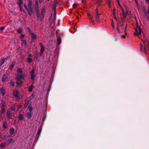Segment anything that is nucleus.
Masks as SVG:
<instances>
[{
    "label": "nucleus",
    "instance_id": "f257e3e1",
    "mask_svg": "<svg viewBox=\"0 0 149 149\" xmlns=\"http://www.w3.org/2000/svg\"><path fill=\"white\" fill-rule=\"evenodd\" d=\"M19 94V92L18 91L15 90L13 91V95L15 97H17V100H19L22 97V96L21 95L18 96Z\"/></svg>",
    "mask_w": 149,
    "mask_h": 149
},
{
    "label": "nucleus",
    "instance_id": "f03ea898",
    "mask_svg": "<svg viewBox=\"0 0 149 149\" xmlns=\"http://www.w3.org/2000/svg\"><path fill=\"white\" fill-rule=\"evenodd\" d=\"M135 31L136 32L134 33V34L135 35H139L141 33V30L139 26L136 29Z\"/></svg>",
    "mask_w": 149,
    "mask_h": 149
},
{
    "label": "nucleus",
    "instance_id": "7ed1b4c3",
    "mask_svg": "<svg viewBox=\"0 0 149 149\" xmlns=\"http://www.w3.org/2000/svg\"><path fill=\"white\" fill-rule=\"evenodd\" d=\"M25 77V74H24L22 75H20V74H17L16 76V79H24Z\"/></svg>",
    "mask_w": 149,
    "mask_h": 149
},
{
    "label": "nucleus",
    "instance_id": "20e7f679",
    "mask_svg": "<svg viewBox=\"0 0 149 149\" xmlns=\"http://www.w3.org/2000/svg\"><path fill=\"white\" fill-rule=\"evenodd\" d=\"M125 11L124 10L123 8H121L123 15V17L124 18H126L127 14V10L126 8L125 7Z\"/></svg>",
    "mask_w": 149,
    "mask_h": 149
},
{
    "label": "nucleus",
    "instance_id": "39448f33",
    "mask_svg": "<svg viewBox=\"0 0 149 149\" xmlns=\"http://www.w3.org/2000/svg\"><path fill=\"white\" fill-rule=\"evenodd\" d=\"M12 115V109H8L7 112V117L8 118H10Z\"/></svg>",
    "mask_w": 149,
    "mask_h": 149
},
{
    "label": "nucleus",
    "instance_id": "423d86ee",
    "mask_svg": "<svg viewBox=\"0 0 149 149\" xmlns=\"http://www.w3.org/2000/svg\"><path fill=\"white\" fill-rule=\"evenodd\" d=\"M35 71L34 69H33L31 72V79L33 80H34Z\"/></svg>",
    "mask_w": 149,
    "mask_h": 149
},
{
    "label": "nucleus",
    "instance_id": "0eeeda50",
    "mask_svg": "<svg viewBox=\"0 0 149 149\" xmlns=\"http://www.w3.org/2000/svg\"><path fill=\"white\" fill-rule=\"evenodd\" d=\"M33 116L32 112H28L26 113V117L28 119H31Z\"/></svg>",
    "mask_w": 149,
    "mask_h": 149
},
{
    "label": "nucleus",
    "instance_id": "6e6552de",
    "mask_svg": "<svg viewBox=\"0 0 149 149\" xmlns=\"http://www.w3.org/2000/svg\"><path fill=\"white\" fill-rule=\"evenodd\" d=\"M95 13L96 14V16L95 18L96 19V20L97 21H99V15L98 13V10L97 9L95 11Z\"/></svg>",
    "mask_w": 149,
    "mask_h": 149
},
{
    "label": "nucleus",
    "instance_id": "1a4fd4ad",
    "mask_svg": "<svg viewBox=\"0 0 149 149\" xmlns=\"http://www.w3.org/2000/svg\"><path fill=\"white\" fill-rule=\"evenodd\" d=\"M27 11L29 14L31 16L33 13L32 9L31 8H27V9L26 10Z\"/></svg>",
    "mask_w": 149,
    "mask_h": 149
},
{
    "label": "nucleus",
    "instance_id": "9d476101",
    "mask_svg": "<svg viewBox=\"0 0 149 149\" xmlns=\"http://www.w3.org/2000/svg\"><path fill=\"white\" fill-rule=\"evenodd\" d=\"M16 84L17 85L21 86L22 85V82L20 80L18 79H17Z\"/></svg>",
    "mask_w": 149,
    "mask_h": 149
},
{
    "label": "nucleus",
    "instance_id": "9b49d317",
    "mask_svg": "<svg viewBox=\"0 0 149 149\" xmlns=\"http://www.w3.org/2000/svg\"><path fill=\"white\" fill-rule=\"evenodd\" d=\"M41 47L40 52L42 53L44 51V47L41 43H40Z\"/></svg>",
    "mask_w": 149,
    "mask_h": 149
},
{
    "label": "nucleus",
    "instance_id": "f8f14e48",
    "mask_svg": "<svg viewBox=\"0 0 149 149\" xmlns=\"http://www.w3.org/2000/svg\"><path fill=\"white\" fill-rule=\"evenodd\" d=\"M5 60H7V59L6 58H1L0 61V66H1L4 63Z\"/></svg>",
    "mask_w": 149,
    "mask_h": 149
},
{
    "label": "nucleus",
    "instance_id": "ddd939ff",
    "mask_svg": "<svg viewBox=\"0 0 149 149\" xmlns=\"http://www.w3.org/2000/svg\"><path fill=\"white\" fill-rule=\"evenodd\" d=\"M0 90L2 95L3 96L4 95H5V93L4 88L3 87H2L0 89Z\"/></svg>",
    "mask_w": 149,
    "mask_h": 149
},
{
    "label": "nucleus",
    "instance_id": "4468645a",
    "mask_svg": "<svg viewBox=\"0 0 149 149\" xmlns=\"http://www.w3.org/2000/svg\"><path fill=\"white\" fill-rule=\"evenodd\" d=\"M45 6H43L42 8V11L41 15H42V16L43 15H44V14L45 12Z\"/></svg>",
    "mask_w": 149,
    "mask_h": 149
},
{
    "label": "nucleus",
    "instance_id": "2eb2a0df",
    "mask_svg": "<svg viewBox=\"0 0 149 149\" xmlns=\"http://www.w3.org/2000/svg\"><path fill=\"white\" fill-rule=\"evenodd\" d=\"M31 34L32 36V39H35L37 38V36L35 34L32 32L31 33Z\"/></svg>",
    "mask_w": 149,
    "mask_h": 149
},
{
    "label": "nucleus",
    "instance_id": "dca6fc26",
    "mask_svg": "<svg viewBox=\"0 0 149 149\" xmlns=\"http://www.w3.org/2000/svg\"><path fill=\"white\" fill-rule=\"evenodd\" d=\"M28 109L29 110V112H32L33 110V107L31 105H29L28 107Z\"/></svg>",
    "mask_w": 149,
    "mask_h": 149
},
{
    "label": "nucleus",
    "instance_id": "f3484780",
    "mask_svg": "<svg viewBox=\"0 0 149 149\" xmlns=\"http://www.w3.org/2000/svg\"><path fill=\"white\" fill-rule=\"evenodd\" d=\"M18 74H22V71L21 68H19L17 69Z\"/></svg>",
    "mask_w": 149,
    "mask_h": 149
},
{
    "label": "nucleus",
    "instance_id": "a211bd4d",
    "mask_svg": "<svg viewBox=\"0 0 149 149\" xmlns=\"http://www.w3.org/2000/svg\"><path fill=\"white\" fill-rule=\"evenodd\" d=\"M7 79V76L6 74H4L3 75V77L2 79V81L3 82L5 81L6 79Z\"/></svg>",
    "mask_w": 149,
    "mask_h": 149
},
{
    "label": "nucleus",
    "instance_id": "6ab92c4d",
    "mask_svg": "<svg viewBox=\"0 0 149 149\" xmlns=\"http://www.w3.org/2000/svg\"><path fill=\"white\" fill-rule=\"evenodd\" d=\"M3 126L5 128H7L8 124L6 122H3Z\"/></svg>",
    "mask_w": 149,
    "mask_h": 149
},
{
    "label": "nucleus",
    "instance_id": "aec40b11",
    "mask_svg": "<svg viewBox=\"0 0 149 149\" xmlns=\"http://www.w3.org/2000/svg\"><path fill=\"white\" fill-rule=\"evenodd\" d=\"M10 133L11 135H13L14 133V129L12 128L10 129Z\"/></svg>",
    "mask_w": 149,
    "mask_h": 149
},
{
    "label": "nucleus",
    "instance_id": "412c9836",
    "mask_svg": "<svg viewBox=\"0 0 149 149\" xmlns=\"http://www.w3.org/2000/svg\"><path fill=\"white\" fill-rule=\"evenodd\" d=\"M18 118H19V119L20 120H22L23 119V115L21 114H19V116Z\"/></svg>",
    "mask_w": 149,
    "mask_h": 149
},
{
    "label": "nucleus",
    "instance_id": "4be33fe9",
    "mask_svg": "<svg viewBox=\"0 0 149 149\" xmlns=\"http://www.w3.org/2000/svg\"><path fill=\"white\" fill-rule=\"evenodd\" d=\"M8 142L9 143H12L13 142V139L12 138H10L8 140Z\"/></svg>",
    "mask_w": 149,
    "mask_h": 149
},
{
    "label": "nucleus",
    "instance_id": "5701e85b",
    "mask_svg": "<svg viewBox=\"0 0 149 149\" xmlns=\"http://www.w3.org/2000/svg\"><path fill=\"white\" fill-rule=\"evenodd\" d=\"M23 1L22 0H19L17 3L19 6H21V4L22 3Z\"/></svg>",
    "mask_w": 149,
    "mask_h": 149
},
{
    "label": "nucleus",
    "instance_id": "b1692460",
    "mask_svg": "<svg viewBox=\"0 0 149 149\" xmlns=\"http://www.w3.org/2000/svg\"><path fill=\"white\" fill-rule=\"evenodd\" d=\"M26 41L25 40H22V46H25L26 45Z\"/></svg>",
    "mask_w": 149,
    "mask_h": 149
},
{
    "label": "nucleus",
    "instance_id": "393cba45",
    "mask_svg": "<svg viewBox=\"0 0 149 149\" xmlns=\"http://www.w3.org/2000/svg\"><path fill=\"white\" fill-rule=\"evenodd\" d=\"M33 87V85L31 86L29 88V92L31 91L32 90V89Z\"/></svg>",
    "mask_w": 149,
    "mask_h": 149
},
{
    "label": "nucleus",
    "instance_id": "a878e982",
    "mask_svg": "<svg viewBox=\"0 0 149 149\" xmlns=\"http://www.w3.org/2000/svg\"><path fill=\"white\" fill-rule=\"evenodd\" d=\"M61 38L60 37H58L57 38V40H58V44H60L61 43Z\"/></svg>",
    "mask_w": 149,
    "mask_h": 149
},
{
    "label": "nucleus",
    "instance_id": "bb28decb",
    "mask_svg": "<svg viewBox=\"0 0 149 149\" xmlns=\"http://www.w3.org/2000/svg\"><path fill=\"white\" fill-rule=\"evenodd\" d=\"M5 107H1V111H2V113H5Z\"/></svg>",
    "mask_w": 149,
    "mask_h": 149
},
{
    "label": "nucleus",
    "instance_id": "cd10ccee",
    "mask_svg": "<svg viewBox=\"0 0 149 149\" xmlns=\"http://www.w3.org/2000/svg\"><path fill=\"white\" fill-rule=\"evenodd\" d=\"M14 64L13 63H12L9 69L10 70H12V68L14 67Z\"/></svg>",
    "mask_w": 149,
    "mask_h": 149
},
{
    "label": "nucleus",
    "instance_id": "c85d7f7f",
    "mask_svg": "<svg viewBox=\"0 0 149 149\" xmlns=\"http://www.w3.org/2000/svg\"><path fill=\"white\" fill-rule=\"evenodd\" d=\"M22 31V29L21 28L19 29L17 31V33H21Z\"/></svg>",
    "mask_w": 149,
    "mask_h": 149
},
{
    "label": "nucleus",
    "instance_id": "c756f323",
    "mask_svg": "<svg viewBox=\"0 0 149 149\" xmlns=\"http://www.w3.org/2000/svg\"><path fill=\"white\" fill-rule=\"evenodd\" d=\"M31 1L29 0V4H28V7L29 8H31Z\"/></svg>",
    "mask_w": 149,
    "mask_h": 149
},
{
    "label": "nucleus",
    "instance_id": "7c9ffc66",
    "mask_svg": "<svg viewBox=\"0 0 149 149\" xmlns=\"http://www.w3.org/2000/svg\"><path fill=\"white\" fill-rule=\"evenodd\" d=\"M28 62L29 63H31L32 62V59L31 58H29L27 59Z\"/></svg>",
    "mask_w": 149,
    "mask_h": 149
},
{
    "label": "nucleus",
    "instance_id": "2f4dec72",
    "mask_svg": "<svg viewBox=\"0 0 149 149\" xmlns=\"http://www.w3.org/2000/svg\"><path fill=\"white\" fill-rule=\"evenodd\" d=\"M115 14H116L115 10L114 9L113 12V16H114V17H115L116 20L117 21V19L115 17Z\"/></svg>",
    "mask_w": 149,
    "mask_h": 149
},
{
    "label": "nucleus",
    "instance_id": "473e14b6",
    "mask_svg": "<svg viewBox=\"0 0 149 149\" xmlns=\"http://www.w3.org/2000/svg\"><path fill=\"white\" fill-rule=\"evenodd\" d=\"M44 18V15H43L42 16V15L41 14L40 18H39V19H40V20H41V21H42L43 19Z\"/></svg>",
    "mask_w": 149,
    "mask_h": 149
},
{
    "label": "nucleus",
    "instance_id": "72a5a7b5",
    "mask_svg": "<svg viewBox=\"0 0 149 149\" xmlns=\"http://www.w3.org/2000/svg\"><path fill=\"white\" fill-rule=\"evenodd\" d=\"M29 101H27L26 102L25 104H24V107H26L27 106H28V104H29Z\"/></svg>",
    "mask_w": 149,
    "mask_h": 149
},
{
    "label": "nucleus",
    "instance_id": "f704fd0d",
    "mask_svg": "<svg viewBox=\"0 0 149 149\" xmlns=\"http://www.w3.org/2000/svg\"><path fill=\"white\" fill-rule=\"evenodd\" d=\"M41 131H42V129H39L38 131V135H39L40 134H41Z\"/></svg>",
    "mask_w": 149,
    "mask_h": 149
},
{
    "label": "nucleus",
    "instance_id": "c9c22d12",
    "mask_svg": "<svg viewBox=\"0 0 149 149\" xmlns=\"http://www.w3.org/2000/svg\"><path fill=\"white\" fill-rule=\"evenodd\" d=\"M1 146L2 147H4L6 146V144L4 143H2L1 144Z\"/></svg>",
    "mask_w": 149,
    "mask_h": 149
},
{
    "label": "nucleus",
    "instance_id": "e433bc0d",
    "mask_svg": "<svg viewBox=\"0 0 149 149\" xmlns=\"http://www.w3.org/2000/svg\"><path fill=\"white\" fill-rule=\"evenodd\" d=\"M10 84L12 86H14L15 85V83L11 81L10 82Z\"/></svg>",
    "mask_w": 149,
    "mask_h": 149
},
{
    "label": "nucleus",
    "instance_id": "4c0bfd02",
    "mask_svg": "<svg viewBox=\"0 0 149 149\" xmlns=\"http://www.w3.org/2000/svg\"><path fill=\"white\" fill-rule=\"evenodd\" d=\"M1 104L2 105V107H5V103L4 102L2 101L1 102Z\"/></svg>",
    "mask_w": 149,
    "mask_h": 149
},
{
    "label": "nucleus",
    "instance_id": "58836bf2",
    "mask_svg": "<svg viewBox=\"0 0 149 149\" xmlns=\"http://www.w3.org/2000/svg\"><path fill=\"white\" fill-rule=\"evenodd\" d=\"M37 17H38V19H39L40 18V14L38 12L37 13Z\"/></svg>",
    "mask_w": 149,
    "mask_h": 149
},
{
    "label": "nucleus",
    "instance_id": "ea45409f",
    "mask_svg": "<svg viewBox=\"0 0 149 149\" xmlns=\"http://www.w3.org/2000/svg\"><path fill=\"white\" fill-rule=\"evenodd\" d=\"M35 4L36 6L38 7V2L36 0L35 1Z\"/></svg>",
    "mask_w": 149,
    "mask_h": 149
},
{
    "label": "nucleus",
    "instance_id": "a19ab883",
    "mask_svg": "<svg viewBox=\"0 0 149 149\" xmlns=\"http://www.w3.org/2000/svg\"><path fill=\"white\" fill-rule=\"evenodd\" d=\"M24 6L26 10L28 8L25 3H24Z\"/></svg>",
    "mask_w": 149,
    "mask_h": 149
},
{
    "label": "nucleus",
    "instance_id": "79ce46f5",
    "mask_svg": "<svg viewBox=\"0 0 149 149\" xmlns=\"http://www.w3.org/2000/svg\"><path fill=\"white\" fill-rule=\"evenodd\" d=\"M142 9L143 12H146V10L145 8L144 7H143Z\"/></svg>",
    "mask_w": 149,
    "mask_h": 149
},
{
    "label": "nucleus",
    "instance_id": "37998d69",
    "mask_svg": "<svg viewBox=\"0 0 149 149\" xmlns=\"http://www.w3.org/2000/svg\"><path fill=\"white\" fill-rule=\"evenodd\" d=\"M5 27L3 26L1 27L0 30L1 31H3V30L5 29Z\"/></svg>",
    "mask_w": 149,
    "mask_h": 149
},
{
    "label": "nucleus",
    "instance_id": "c03bdc74",
    "mask_svg": "<svg viewBox=\"0 0 149 149\" xmlns=\"http://www.w3.org/2000/svg\"><path fill=\"white\" fill-rule=\"evenodd\" d=\"M2 113V111H0V118H1L2 117V115L3 113Z\"/></svg>",
    "mask_w": 149,
    "mask_h": 149
},
{
    "label": "nucleus",
    "instance_id": "a18cd8bd",
    "mask_svg": "<svg viewBox=\"0 0 149 149\" xmlns=\"http://www.w3.org/2000/svg\"><path fill=\"white\" fill-rule=\"evenodd\" d=\"M27 30H28L29 31V32H31V30L30 29V28L29 27H27Z\"/></svg>",
    "mask_w": 149,
    "mask_h": 149
},
{
    "label": "nucleus",
    "instance_id": "49530a36",
    "mask_svg": "<svg viewBox=\"0 0 149 149\" xmlns=\"http://www.w3.org/2000/svg\"><path fill=\"white\" fill-rule=\"evenodd\" d=\"M28 56L29 57H31V56H32V54H31L28 53Z\"/></svg>",
    "mask_w": 149,
    "mask_h": 149
},
{
    "label": "nucleus",
    "instance_id": "de8ad7c7",
    "mask_svg": "<svg viewBox=\"0 0 149 149\" xmlns=\"http://www.w3.org/2000/svg\"><path fill=\"white\" fill-rule=\"evenodd\" d=\"M117 29L118 30V32L120 33V30L119 29V27H118V25L117 26Z\"/></svg>",
    "mask_w": 149,
    "mask_h": 149
},
{
    "label": "nucleus",
    "instance_id": "09e8293b",
    "mask_svg": "<svg viewBox=\"0 0 149 149\" xmlns=\"http://www.w3.org/2000/svg\"><path fill=\"white\" fill-rule=\"evenodd\" d=\"M20 36L21 38H22L24 36L23 35H21Z\"/></svg>",
    "mask_w": 149,
    "mask_h": 149
},
{
    "label": "nucleus",
    "instance_id": "8fccbe9b",
    "mask_svg": "<svg viewBox=\"0 0 149 149\" xmlns=\"http://www.w3.org/2000/svg\"><path fill=\"white\" fill-rule=\"evenodd\" d=\"M90 19L91 20V21H93V17H90Z\"/></svg>",
    "mask_w": 149,
    "mask_h": 149
},
{
    "label": "nucleus",
    "instance_id": "3c124183",
    "mask_svg": "<svg viewBox=\"0 0 149 149\" xmlns=\"http://www.w3.org/2000/svg\"><path fill=\"white\" fill-rule=\"evenodd\" d=\"M143 46L141 44V48H140V49H141V50H142V49L143 48Z\"/></svg>",
    "mask_w": 149,
    "mask_h": 149
},
{
    "label": "nucleus",
    "instance_id": "603ef678",
    "mask_svg": "<svg viewBox=\"0 0 149 149\" xmlns=\"http://www.w3.org/2000/svg\"><path fill=\"white\" fill-rule=\"evenodd\" d=\"M19 6V7L20 8V10L21 11H22V8H21V6Z\"/></svg>",
    "mask_w": 149,
    "mask_h": 149
},
{
    "label": "nucleus",
    "instance_id": "864d4df0",
    "mask_svg": "<svg viewBox=\"0 0 149 149\" xmlns=\"http://www.w3.org/2000/svg\"><path fill=\"white\" fill-rule=\"evenodd\" d=\"M22 107V105H21L18 107V108L20 109Z\"/></svg>",
    "mask_w": 149,
    "mask_h": 149
},
{
    "label": "nucleus",
    "instance_id": "5fc2aeb1",
    "mask_svg": "<svg viewBox=\"0 0 149 149\" xmlns=\"http://www.w3.org/2000/svg\"><path fill=\"white\" fill-rule=\"evenodd\" d=\"M147 12L148 14H149V7L148 8V9L147 10Z\"/></svg>",
    "mask_w": 149,
    "mask_h": 149
},
{
    "label": "nucleus",
    "instance_id": "6e6d98bb",
    "mask_svg": "<svg viewBox=\"0 0 149 149\" xmlns=\"http://www.w3.org/2000/svg\"><path fill=\"white\" fill-rule=\"evenodd\" d=\"M122 37L123 38H125V35H122Z\"/></svg>",
    "mask_w": 149,
    "mask_h": 149
},
{
    "label": "nucleus",
    "instance_id": "4d7b16f0",
    "mask_svg": "<svg viewBox=\"0 0 149 149\" xmlns=\"http://www.w3.org/2000/svg\"><path fill=\"white\" fill-rule=\"evenodd\" d=\"M111 24H112V26H113V27H114V25L113 24V22H112Z\"/></svg>",
    "mask_w": 149,
    "mask_h": 149
},
{
    "label": "nucleus",
    "instance_id": "13d9d810",
    "mask_svg": "<svg viewBox=\"0 0 149 149\" xmlns=\"http://www.w3.org/2000/svg\"><path fill=\"white\" fill-rule=\"evenodd\" d=\"M42 0H39V1L40 3H41L42 1Z\"/></svg>",
    "mask_w": 149,
    "mask_h": 149
},
{
    "label": "nucleus",
    "instance_id": "bf43d9fd",
    "mask_svg": "<svg viewBox=\"0 0 149 149\" xmlns=\"http://www.w3.org/2000/svg\"><path fill=\"white\" fill-rule=\"evenodd\" d=\"M118 3L119 4V6H120V3H119V0H118Z\"/></svg>",
    "mask_w": 149,
    "mask_h": 149
},
{
    "label": "nucleus",
    "instance_id": "052dcab7",
    "mask_svg": "<svg viewBox=\"0 0 149 149\" xmlns=\"http://www.w3.org/2000/svg\"><path fill=\"white\" fill-rule=\"evenodd\" d=\"M146 1L147 2H149V0H146Z\"/></svg>",
    "mask_w": 149,
    "mask_h": 149
}]
</instances>
